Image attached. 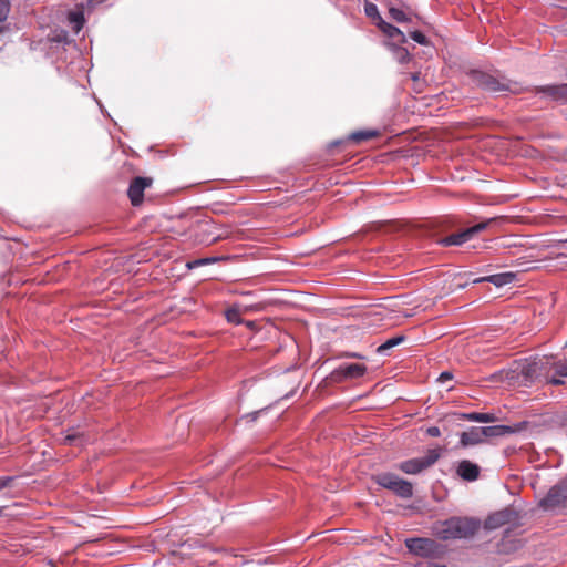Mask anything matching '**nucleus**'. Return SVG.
Listing matches in <instances>:
<instances>
[{
  "label": "nucleus",
  "instance_id": "1",
  "mask_svg": "<svg viewBox=\"0 0 567 567\" xmlns=\"http://www.w3.org/2000/svg\"><path fill=\"white\" fill-rule=\"evenodd\" d=\"M481 522L471 517H451L437 522L433 526V534L443 540L473 537L480 529Z\"/></svg>",
  "mask_w": 567,
  "mask_h": 567
},
{
  "label": "nucleus",
  "instance_id": "2",
  "mask_svg": "<svg viewBox=\"0 0 567 567\" xmlns=\"http://www.w3.org/2000/svg\"><path fill=\"white\" fill-rule=\"evenodd\" d=\"M471 82L487 92L491 93H513L517 94L520 92L518 83L506 80L505 78H497L483 71L473 70L468 73Z\"/></svg>",
  "mask_w": 567,
  "mask_h": 567
},
{
  "label": "nucleus",
  "instance_id": "3",
  "mask_svg": "<svg viewBox=\"0 0 567 567\" xmlns=\"http://www.w3.org/2000/svg\"><path fill=\"white\" fill-rule=\"evenodd\" d=\"M374 481L378 485L392 491L401 498H410L413 495V485L393 473H380L374 476Z\"/></svg>",
  "mask_w": 567,
  "mask_h": 567
},
{
  "label": "nucleus",
  "instance_id": "4",
  "mask_svg": "<svg viewBox=\"0 0 567 567\" xmlns=\"http://www.w3.org/2000/svg\"><path fill=\"white\" fill-rule=\"evenodd\" d=\"M405 546L410 553L420 557H437L442 554V546L431 538H408Z\"/></svg>",
  "mask_w": 567,
  "mask_h": 567
},
{
  "label": "nucleus",
  "instance_id": "5",
  "mask_svg": "<svg viewBox=\"0 0 567 567\" xmlns=\"http://www.w3.org/2000/svg\"><path fill=\"white\" fill-rule=\"evenodd\" d=\"M441 453L439 449L429 450L423 457L411 458L401 462L398 467L405 474H419L424 470L431 467L440 458Z\"/></svg>",
  "mask_w": 567,
  "mask_h": 567
},
{
  "label": "nucleus",
  "instance_id": "6",
  "mask_svg": "<svg viewBox=\"0 0 567 567\" xmlns=\"http://www.w3.org/2000/svg\"><path fill=\"white\" fill-rule=\"evenodd\" d=\"M496 221V218H491L486 221L478 223L472 227H468L462 231L452 234L439 240L442 246H461L464 243L471 240L476 234L484 230L489 224Z\"/></svg>",
  "mask_w": 567,
  "mask_h": 567
},
{
  "label": "nucleus",
  "instance_id": "7",
  "mask_svg": "<svg viewBox=\"0 0 567 567\" xmlns=\"http://www.w3.org/2000/svg\"><path fill=\"white\" fill-rule=\"evenodd\" d=\"M200 233L198 234L199 241L203 244H213L229 236L227 226H217L214 223H203L199 226Z\"/></svg>",
  "mask_w": 567,
  "mask_h": 567
},
{
  "label": "nucleus",
  "instance_id": "8",
  "mask_svg": "<svg viewBox=\"0 0 567 567\" xmlns=\"http://www.w3.org/2000/svg\"><path fill=\"white\" fill-rule=\"evenodd\" d=\"M367 367L360 363L340 364L333 370L331 377L334 381H343L348 379H358L365 374Z\"/></svg>",
  "mask_w": 567,
  "mask_h": 567
},
{
  "label": "nucleus",
  "instance_id": "9",
  "mask_svg": "<svg viewBox=\"0 0 567 567\" xmlns=\"http://www.w3.org/2000/svg\"><path fill=\"white\" fill-rule=\"evenodd\" d=\"M567 501V491L564 486H553L540 501V506L547 511H554L564 506Z\"/></svg>",
  "mask_w": 567,
  "mask_h": 567
},
{
  "label": "nucleus",
  "instance_id": "10",
  "mask_svg": "<svg viewBox=\"0 0 567 567\" xmlns=\"http://www.w3.org/2000/svg\"><path fill=\"white\" fill-rule=\"evenodd\" d=\"M153 179L150 177H135L127 189L128 198L133 206H138L143 202L144 190L150 187Z\"/></svg>",
  "mask_w": 567,
  "mask_h": 567
},
{
  "label": "nucleus",
  "instance_id": "11",
  "mask_svg": "<svg viewBox=\"0 0 567 567\" xmlns=\"http://www.w3.org/2000/svg\"><path fill=\"white\" fill-rule=\"evenodd\" d=\"M485 442L483 436L482 426H472L467 431H464L460 435V444L463 447L470 445H477Z\"/></svg>",
  "mask_w": 567,
  "mask_h": 567
},
{
  "label": "nucleus",
  "instance_id": "12",
  "mask_svg": "<svg viewBox=\"0 0 567 567\" xmlns=\"http://www.w3.org/2000/svg\"><path fill=\"white\" fill-rule=\"evenodd\" d=\"M515 278H516V275L514 272H503V274H496V275L476 278L473 280V284L491 282L496 287H503L508 284H512L515 280Z\"/></svg>",
  "mask_w": 567,
  "mask_h": 567
},
{
  "label": "nucleus",
  "instance_id": "13",
  "mask_svg": "<svg viewBox=\"0 0 567 567\" xmlns=\"http://www.w3.org/2000/svg\"><path fill=\"white\" fill-rule=\"evenodd\" d=\"M456 472L463 480L472 482L477 480L480 467L475 463L464 460L458 463Z\"/></svg>",
  "mask_w": 567,
  "mask_h": 567
},
{
  "label": "nucleus",
  "instance_id": "14",
  "mask_svg": "<svg viewBox=\"0 0 567 567\" xmlns=\"http://www.w3.org/2000/svg\"><path fill=\"white\" fill-rule=\"evenodd\" d=\"M378 28L390 39L395 40L398 43H405L406 39L404 33L396 28L395 25L380 19V22H377Z\"/></svg>",
  "mask_w": 567,
  "mask_h": 567
},
{
  "label": "nucleus",
  "instance_id": "15",
  "mask_svg": "<svg viewBox=\"0 0 567 567\" xmlns=\"http://www.w3.org/2000/svg\"><path fill=\"white\" fill-rule=\"evenodd\" d=\"M539 91L555 101H567V83L546 85L543 86Z\"/></svg>",
  "mask_w": 567,
  "mask_h": 567
},
{
  "label": "nucleus",
  "instance_id": "16",
  "mask_svg": "<svg viewBox=\"0 0 567 567\" xmlns=\"http://www.w3.org/2000/svg\"><path fill=\"white\" fill-rule=\"evenodd\" d=\"M482 431L484 440H486L487 437H499L515 432V430L508 425L482 426Z\"/></svg>",
  "mask_w": 567,
  "mask_h": 567
},
{
  "label": "nucleus",
  "instance_id": "17",
  "mask_svg": "<svg viewBox=\"0 0 567 567\" xmlns=\"http://www.w3.org/2000/svg\"><path fill=\"white\" fill-rule=\"evenodd\" d=\"M508 520V513L507 512H498L494 515H491L486 519V527L488 529H496L504 525Z\"/></svg>",
  "mask_w": 567,
  "mask_h": 567
},
{
  "label": "nucleus",
  "instance_id": "18",
  "mask_svg": "<svg viewBox=\"0 0 567 567\" xmlns=\"http://www.w3.org/2000/svg\"><path fill=\"white\" fill-rule=\"evenodd\" d=\"M378 134L379 133L375 130H363L353 132L349 138L354 143H361L378 136Z\"/></svg>",
  "mask_w": 567,
  "mask_h": 567
},
{
  "label": "nucleus",
  "instance_id": "19",
  "mask_svg": "<svg viewBox=\"0 0 567 567\" xmlns=\"http://www.w3.org/2000/svg\"><path fill=\"white\" fill-rule=\"evenodd\" d=\"M404 339V336H395L390 338L378 347L377 352L379 354H385L388 350L399 346Z\"/></svg>",
  "mask_w": 567,
  "mask_h": 567
},
{
  "label": "nucleus",
  "instance_id": "20",
  "mask_svg": "<svg viewBox=\"0 0 567 567\" xmlns=\"http://www.w3.org/2000/svg\"><path fill=\"white\" fill-rule=\"evenodd\" d=\"M386 6L389 8V14H390L391 19H393L394 21H396L399 23L410 21L409 16L402 9L393 7L392 3H388Z\"/></svg>",
  "mask_w": 567,
  "mask_h": 567
},
{
  "label": "nucleus",
  "instance_id": "21",
  "mask_svg": "<svg viewBox=\"0 0 567 567\" xmlns=\"http://www.w3.org/2000/svg\"><path fill=\"white\" fill-rule=\"evenodd\" d=\"M69 20L73 25V30L78 33L83 28L84 14L82 11H72L69 13Z\"/></svg>",
  "mask_w": 567,
  "mask_h": 567
},
{
  "label": "nucleus",
  "instance_id": "22",
  "mask_svg": "<svg viewBox=\"0 0 567 567\" xmlns=\"http://www.w3.org/2000/svg\"><path fill=\"white\" fill-rule=\"evenodd\" d=\"M241 313L243 311L237 306H233L225 311L227 321L234 324H240L243 322Z\"/></svg>",
  "mask_w": 567,
  "mask_h": 567
},
{
  "label": "nucleus",
  "instance_id": "23",
  "mask_svg": "<svg viewBox=\"0 0 567 567\" xmlns=\"http://www.w3.org/2000/svg\"><path fill=\"white\" fill-rule=\"evenodd\" d=\"M364 13L367 17L371 18L372 20L377 22H380V19H383L379 12L378 7L372 2H365L364 4Z\"/></svg>",
  "mask_w": 567,
  "mask_h": 567
},
{
  "label": "nucleus",
  "instance_id": "24",
  "mask_svg": "<svg viewBox=\"0 0 567 567\" xmlns=\"http://www.w3.org/2000/svg\"><path fill=\"white\" fill-rule=\"evenodd\" d=\"M64 443L70 445H82V435L79 432L68 433L64 437Z\"/></svg>",
  "mask_w": 567,
  "mask_h": 567
},
{
  "label": "nucleus",
  "instance_id": "25",
  "mask_svg": "<svg viewBox=\"0 0 567 567\" xmlns=\"http://www.w3.org/2000/svg\"><path fill=\"white\" fill-rule=\"evenodd\" d=\"M10 12V1L9 0H0V22L7 20Z\"/></svg>",
  "mask_w": 567,
  "mask_h": 567
},
{
  "label": "nucleus",
  "instance_id": "26",
  "mask_svg": "<svg viewBox=\"0 0 567 567\" xmlns=\"http://www.w3.org/2000/svg\"><path fill=\"white\" fill-rule=\"evenodd\" d=\"M216 260V258H202V259H196V260H193V261H189L187 262V267L189 269L192 268H195V267H198V266H203V265H208V264H212Z\"/></svg>",
  "mask_w": 567,
  "mask_h": 567
},
{
  "label": "nucleus",
  "instance_id": "27",
  "mask_svg": "<svg viewBox=\"0 0 567 567\" xmlns=\"http://www.w3.org/2000/svg\"><path fill=\"white\" fill-rule=\"evenodd\" d=\"M410 37L413 41H415L419 44L425 45L427 43L426 37L421 31H412L410 33Z\"/></svg>",
  "mask_w": 567,
  "mask_h": 567
},
{
  "label": "nucleus",
  "instance_id": "28",
  "mask_svg": "<svg viewBox=\"0 0 567 567\" xmlns=\"http://www.w3.org/2000/svg\"><path fill=\"white\" fill-rule=\"evenodd\" d=\"M537 370H538V362H533L523 368V373L526 374L527 377L532 378L534 374L537 373Z\"/></svg>",
  "mask_w": 567,
  "mask_h": 567
},
{
  "label": "nucleus",
  "instance_id": "29",
  "mask_svg": "<svg viewBox=\"0 0 567 567\" xmlns=\"http://www.w3.org/2000/svg\"><path fill=\"white\" fill-rule=\"evenodd\" d=\"M460 417L465 421L478 422L480 413L478 412L461 413Z\"/></svg>",
  "mask_w": 567,
  "mask_h": 567
},
{
  "label": "nucleus",
  "instance_id": "30",
  "mask_svg": "<svg viewBox=\"0 0 567 567\" xmlns=\"http://www.w3.org/2000/svg\"><path fill=\"white\" fill-rule=\"evenodd\" d=\"M496 420L493 413H480L478 422L480 423H491Z\"/></svg>",
  "mask_w": 567,
  "mask_h": 567
},
{
  "label": "nucleus",
  "instance_id": "31",
  "mask_svg": "<svg viewBox=\"0 0 567 567\" xmlns=\"http://www.w3.org/2000/svg\"><path fill=\"white\" fill-rule=\"evenodd\" d=\"M426 433L432 437H437L441 435V431L437 426L427 427Z\"/></svg>",
  "mask_w": 567,
  "mask_h": 567
},
{
  "label": "nucleus",
  "instance_id": "32",
  "mask_svg": "<svg viewBox=\"0 0 567 567\" xmlns=\"http://www.w3.org/2000/svg\"><path fill=\"white\" fill-rule=\"evenodd\" d=\"M556 373L561 378L567 377V364H559L556 368Z\"/></svg>",
  "mask_w": 567,
  "mask_h": 567
},
{
  "label": "nucleus",
  "instance_id": "33",
  "mask_svg": "<svg viewBox=\"0 0 567 567\" xmlns=\"http://www.w3.org/2000/svg\"><path fill=\"white\" fill-rule=\"evenodd\" d=\"M13 481L12 477H2L0 478V489L6 488Z\"/></svg>",
  "mask_w": 567,
  "mask_h": 567
},
{
  "label": "nucleus",
  "instance_id": "34",
  "mask_svg": "<svg viewBox=\"0 0 567 567\" xmlns=\"http://www.w3.org/2000/svg\"><path fill=\"white\" fill-rule=\"evenodd\" d=\"M452 379V373L450 372H442L439 377V381L441 382H445L446 380H451Z\"/></svg>",
  "mask_w": 567,
  "mask_h": 567
},
{
  "label": "nucleus",
  "instance_id": "35",
  "mask_svg": "<svg viewBox=\"0 0 567 567\" xmlns=\"http://www.w3.org/2000/svg\"><path fill=\"white\" fill-rule=\"evenodd\" d=\"M548 382L554 385H560L564 383V381L561 379H557V378H551L548 380Z\"/></svg>",
  "mask_w": 567,
  "mask_h": 567
},
{
  "label": "nucleus",
  "instance_id": "36",
  "mask_svg": "<svg viewBox=\"0 0 567 567\" xmlns=\"http://www.w3.org/2000/svg\"><path fill=\"white\" fill-rule=\"evenodd\" d=\"M347 357H350V358H357V359H363L364 357L359 354V353H347Z\"/></svg>",
  "mask_w": 567,
  "mask_h": 567
},
{
  "label": "nucleus",
  "instance_id": "37",
  "mask_svg": "<svg viewBox=\"0 0 567 567\" xmlns=\"http://www.w3.org/2000/svg\"><path fill=\"white\" fill-rule=\"evenodd\" d=\"M402 54L403 56L401 58V61H404L405 59L409 58V52L406 50H402Z\"/></svg>",
  "mask_w": 567,
  "mask_h": 567
},
{
  "label": "nucleus",
  "instance_id": "38",
  "mask_svg": "<svg viewBox=\"0 0 567 567\" xmlns=\"http://www.w3.org/2000/svg\"><path fill=\"white\" fill-rule=\"evenodd\" d=\"M259 412H254L251 414H248L247 416L251 417V420H256Z\"/></svg>",
  "mask_w": 567,
  "mask_h": 567
},
{
  "label": "nucleus",
  "instance_id": "39",
  "mask_svg": "<svg viewBox=\"0 0 567 567\" xmlns=\"http://www.w3.org/2000/svg\"><path fill=\"white\" fill-rule=\"evenodd\" d=\"M8 29H9V28H8L7 25H1V24H0V33H3V32H6V31H8Z\"/></svg>",
  "mask_w": 567,
  "mask_h": 567
},
{
  "label": "nucleus",
  "instance_id": "40",
  "mask_svg": "<svg viewBox=\"0 0 567 567\" xmlns=\"http://www.w3.org/2000/svg\"><path fill=\"white\" fill-rule=\"evenodd\" d=\"M431 567H446V566H444V565H436L435 564V565H431Z\"/></svg>",
  "mask_w": 567,
  "mask_h": 567
},
{
  "label": "nucleus",
  "instance_id": "41",
  "mask_svg": "<svg viewBox=\"0 0 567 567\" xmlns=\"http://www.w3.org/2000/svg\"><path fill=\"white\" fill-rule=\"evenodd\" d=\"M565 347L567 348V341H566V344H565Z\"/></svg>",
  "mask_w": 567,
  "mask_h": 567
}]
</instances>
